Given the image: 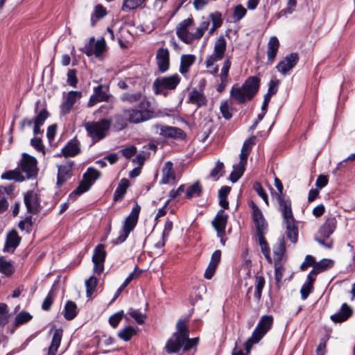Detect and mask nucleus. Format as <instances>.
<instances>
[{
    "instance_id": "nucleus-1",
    "label": "nucleus",
    "mask_w": 355,
    "mask_h": 355,
    "mask_svg": "<svg viewBox=\"0 0 355 355\" xmlns=\"http://www.w3.org/2000/svg\"><path fill=\"white\" fill-rule=\"evenodd\" d=\"M189 319L180 318L176 324V331L166 344V350L168 353H175L184 346V350L188 351L193 347H196L199 338H189V331L187 323Z\"/></svg>"
},
{
    "instance_id": "nucleus-2",
    "label": "nucleus",
    "mask_w": 355,
    "mask_h": 355,
    "mask_svg": "<svg viewBox=\"0 0 355 355\" xmlns=\"http://www.w3.org/2000/svg\"><path fill=\"white\" fill-rule=\"evenodd\" d=\"M123 114L130 123L139 124L156 116L154 107L149 99H144L137 106L126 108Z\"/></svg>"
},
{
    "instance_id": "nucleus-3",
    "label": "nucleus",
    "mask_w": 355,
    "mask_h": 355,
    "mask_svg": "<svg viewBox=\"0 0 355 355\" xmlns=\"http://www.w3.org/2000/svg\"><path fill=\"white\" fill-rule=\"evenodd\" d=\"M260 78L257 76H250L241 87H232L230 96L239 103H243L251 100L257 93L260 86Z\"/></svg>"
},
{
    "instance_id": "nucleus-4",
    "label": "nucleus",
    "mask_w": 355,
    "mask_h": 355,
    "mask_svg": "<svg viewBox=\"0 0 355 355\" xmlns=\"http://www.w3.org/2000/svg\"><path fill=\"white\" fill-rule=\"evenodd\" d=\"M99 102H107L108 105H102L97 110L101 112L103 109L112 110L115 103V98L110 93V87L106 85H98L94 88L93 94L90 96L87 103L88 107H92Z\"/></svg>"
},
{
    "instance_id": "nucleus-5",
    "label": "nucleus",
    "mask_w": 355,
    "mask_h": 355,
    "mask_svg": "<svg viewBox=\"0 0 355 355\" xmlns=\"http://www.w3.org/2000/svg\"><path fill=\"white\" fill-rule=\"evenodd\" d=\"M181 78L178 74L157 77L153 83V89L155 95L167 96L169 92L173 91L180 84Z\"/></svg>"
},
{
    "instance_id": "nucleus-6",
    "label": "nucleus",
    "mask_w": 355,
    "mask_h": 355,
    "mask_svg": "<svg viewBox=\"0 0 355 355\" xmlns=\"http://www.w3.org/2000/svg\"><path fill=\"white\" fill-rule=\"evenodd\" d=\"M111 124V120L102 119L98 121H89L85 123V128L92 141L96 142L105 137L106 133L110 129Z\"/></svg>"
},
{
    "instance_id": "nucleus-7",
    "label": "nucleus",
    "mask_w": 355,
    "mask_h": 355,
    "mask_svg": "<svg viewBox=\"0 0 355 355\" xmlns=\"http://www.w3.org/2000/svg\"><path fill=\"white\" fill-rule=\"evenodd\" d=\"M140 210L141 207L136 203L130 214L125 218L123 229L120 231L119 236L114 241L115 244H120L126 240L129 234L134 230L138 222Z\"/></svg>"
},
{
    "instance_id": "nucleus-8",
    "label": "nucleus",
    "mask_w": 355,
    "mask_h": 355,
    "mask_svg": "<svg viewBox=\"0 0 355 355\" xmlns=\"http://www.w3.org/2000/svg\"><path fill=\"white\" fill-rule=\"evenodd\" d=\"M100 176L101 172L99 171L94 168H88L83 175V180L73 193L80 196L87 191Z\"/></svg>"
},
{
    "instance_id": "nucleus-9",
    "label": "nucleus",
    "mask_w": 355,
    "mask_h": 355,
    "mask_svg": "<svg viewBox=\"0 0 355 355\" xmlns=\"http://www.w3.org/2000/svg\"><path fill=\"white\" fill-rule=\"evenodd\" d=\"M37 161L28 154L24 153L20 161V168L23 173L26 175L27 178H35L37 174Z\"/></svg>"
},
{
    "instance_id": "nucleus-10",
    "label": "nucleus",
    "mask_w": 355,
    "mask_h": 355,
    "mask_svg": "<svg viewBox=\"0 0 355 355\" xmlns=\"http://www.w3.org/2000/svg\"><path fill=\"white\" fill-rule=\"evenodd\" d=\"M105 49L106 43L103 38L95 41L94 37H92L82 49V51L89 57L94 55L96 57L99 58Z\"/></svg>"
},
{
    "instance_id": "nucleus-11",
    "label": "nucleus",
    "mask_w": 355,
    "mask_h": 355,
    "mask_svg": "<svg viewBox=\"0 0 355 355\" xmlns=\"http://www.w3.org/2000/svg\"><path fill=\"white\" fill-rule=\"evenodd\" d=\"M250 207L252 209V219L256 227L257 236L264 235L268 224L263 217L262 211L258 206L254 202H250Z\"/></svg>"
},
{
    "instance_id": "nucleus-12",
    "label": "nucleus",
    "mask_w": 355,
    "mask_h": 355,
    "mask_svg": "<svg viewBox=\"0 0 355 355\" xmlns=\"http://www.w3.org/2000/svg\"><path fill=\"white\" fill-rule=\"evenodd\" d=\"M273 317L271 315H266L261 318L256 328L253 331L254 338L260 340L272 328Z\"/></svg>"
},
{
    "instance_id": "nucleus-13",
    "label": "nucleus",
    "mask_w": 355,
    "mask_h": 355,
    "mask_svg": "<svg viewBox=\"0 0 355 355\" xmlns=\"http://www.w3.org/2000/svg\"><path fill=\"white\" fill-rule=\"evenodd\" d=\"M154 128L164 137L182 139L186 136L184 132L178 127L156 124Z\"/></svg>"
},
{
    "instance_id": "nucleus-14",
    "label": "nucleus",
    "mask_w": 355,
    "mask_h": 355,
    "mask_svg": "<svg viewBox=\"0 0 355 355\" xmlns=\"http://www.w3.org/2000/svg\"><path fill=\"white\" fill-rule=\"evenodd\" d=\"M107 252L105 246L103 244L98 245L94 252L92 256V262L94 263V272L100 275L104 270V263L106 258Z\"/></svg>"
},
{
    "instance_id": "nucleus-15",
    "label": "nucleus",
    "mask_w": 355,
    "mask_h": 355,
    "mask_svg": "<svg viewBox=\"0 0 355 355\" xmlns=\"http://www.w3.org/2000/svg\"><path fill=\"white\" fill-rule=\"evenodd\" d=\"M74 162L69 160L58 166L57 185L61 187L65 182L72 177Z\"/></svg>"
},
{
    "instance_id": "nucleus-16",
    "label": "nucleus",
    "mask_w": 355,
    "mask_h": 355,
    "mask_svg": "<svg viewBox=\"0 0 355 355\" xmlns=\"http://www.w3.org/2000/svg\"><path fill=\"white\" fill-rule=\"evenodd\" d=\"M298 60V54L297 53H291L277 64L276 69L282 75L285 76L294 68Z\"/></svg>"
},
{
    "instance_id": "nucleus-17",
    "label": "nucleus",
    "mask_w": 355,
    "mask_h": 355,
    "mask_svg": "<svg viewBox=\"0 0 355 355\" xmlns=\"http://www.w3.org/2000/svg\"><path fill=\"white\" fill-rule=\"evenodd\" d=\"M276 199L278 202L279 210L282 214L284 222L289 223V221L295 220L290 199L285 196V195H279Z\"/></svg>"
},
{
    "instance_id": "nucleus-18",
    "label": "nucleus",
    "mask_w": 355,
    "mask_h": 355,
    "mask_svg": "<svg viewBox=\"0 0 355 355\" xmlns=\"http://www.w3.org/2000/svg\"><path fill=\"white\" fill-rule=\"evenodd\" d=\"M227 42L223 36H220L214 44V51L207 57V65L211 64L213 61L221 60L226 51Z\"/></svg>"
},
{
    "instance_id": "nucleus-19",
    "label": "nucleus",
    "mask_w": 355,
    "mask_h": 355,
    "mask_svg": "<svg viewBox=\"0 0 355 355\" xmlns=\"http://www.w3.org/2000/svg\"><path fill=\"white\" fill-rule=\"evenodd\" d=\"M24 204L26 205L27 211L32 214H36L41 210V205L40 202L39 196L32 191H28L24 195Z\"/></svg>"
},
{
    "instance_id": "nucleus-20",
    "label": "nucleus",
    "mask_w": 355,
    "mask_h": 355,
    "mask_svg": "<svg viewBox=\"0 0 355 355\" xmlns=\"http://www.w3.org/2000/svg\"><path fill=\"white\" fill-rule=\"evenodd\" d=\"M228 215L225 214L223 209L219 210L211 224L217 232V236L225 234V229L227 223Z\"/></svg>"
},
{
    "instance_id": "nucleus-21",
    "label": "nucleus",
    "mask_w": 355,
    "mask_h": 355,
    "mask_svg": "<svg viewBox=\"0 0 355 355\" xmlns=\"http://www.w3.org/2000/svg\"><path fill=\"white\" fill-rule=\"evenodd\" d=\"M63 330L62 329H55L53 330L51 342L48 348L44 349V355H56L58 349L60 345Z\"/></svg>"
},
{
    "instance_id": "nucleus-22",
    "label": "nucleus",
    "mask_w": 355,
    "mask_h": 355,
    "mask_svg": "<svg viewBox=\"0 0 355 355\" xmlns=\"http://www.w3.org/2000/svg\"><path fill=\"white\" fill-rule=\"evenodd\" d=\"M82 92L78 91H70L64 96V101L61 104V111L63 114L70 112L78 98H81Z\"/></svg>"
},
{
    "instance_id": "nucleus-23",
    "label": "nucleus",
    "mask_w": 355,
    "mask_h": 355,
    "mask_svg": "<svg viewBox=\"0 0 355 355\" xmlns=\"http://www.w3.org/2000/svg\"><path fill=\"white\" fill-rule=\"evenodd\" d=\"M156 62L161 73L168 70L170 66L169 51L168 49L159 48L156 54Z\"/></svg>"
},
{
    "instance_id": "nucleus-24",
    "label": "nucleus",
    "mask_w": 355,
    "mask_h": 355,
    "mask_svg": "<svg viewBox=\"0 0 355 355\" xmlns=\"http://www.w3.org/2000/svg\"><path fill=\"white\" fill-rule=\"evenodd\" d=\"M193 23V19L192 18H187L180 22L176 28V35L185 44L190 40V32L188 31V28Z\"/></svg>"
},
{
    "instance_id": "nucleus-25",
    "label": "nucleus",
    "mask_w": 355,
    "mask_h": 355,
    "mask_svg": "<svg viewBox=\"0 0 355 355\" xmlns=\"http://www.w3.org/2000/svg\"><path fill=\"white\" fill-rule=\"evenodd\" d=\"M20 241L21 238L16 230L10 232L6 236L3 252L13 253L19 245Z\"/></svg>"
},
{
    "instance_id": "nucleus-26",
    "label": "nucleus",
    "mask_w": 355,
    "mask_h": 355,
    "mask_svg": "<svg viewBox=\"0 0 355 355\" xmlns=\"http://www.w3.org/2000/svg\"><path fill=\"white\" fill-rule=\"evenodd\" d=\"M336 220L334 217H329L320 226L318 233L323 239H328L336 228Z\"/></svg>"
},
{
    "instance_id": "nucleus-27",
    "label": "nucleus",
    "mask_w": 355,
    "mask_h": 355,
    "mask_svg": "<svg viewBox=\"0 0 355 355\" xmlns=\"http://www.w3.org/2000/svg\"><path fill=\"white\" fill-rule=\"evenodd\" d=\"M173 163L170 161L166 162L162 170L161 184H172L175 180V174L173 168Z\"/></svg>"
},
{
    "instance_id": "nucleus-28",
    "label": "nucleus",
    "mask_w": 355,
    "mask_h": 355,
    "mask_svg": "<svg viewBox=\"0 0 355 355\" xmlns=\"http://www.w3.org/2000/svg\"><path fill=\"white\" fill-rule=\"evenodd\" d=\"M231 60L230 58L226 59L224 62L220 73V83L217 86L216 90L222 92L225 89L228 83L229 71L231 67Z\"/></svg>"
},
{
    "instance_id": "nucleus-29",
    "label": "nucleus",
    "mask_w": 355,
    "mask_h": 355,
    "mask_svg": "<svg viewBox=\"0 0 355 355\" xmlns=\"http://www.w3.org/2000/svg\"><path fill=\"white\" fill-rule=\"evenodd\" d=\"M353 313L352 309L347 304L343 303L340 311L331 315V320L334 322H342L347 320Z\"/></svg>"
},
{
    "instance_id": "nucleus-30",
    "label": "nucleus",
    "mask_w": 355,
    "mask_h": 355,
    "mask_svg": "<svg viewBox=\"0 0 355 355\" xmlns=\"http://www.w3.org/2000/svg\"><path fill=\"white\" fill-rule=\"evenodd\" d=\"M280 44L277 37L273 36L270 38L267 44V60L270 63H272L275 60Z\"/></svg>"
},
{
    "instance_id": "nucleus-31",
    "label": "nucleus",
    "mask_w": 355,
    "mask_h": 355,
    "mask_svg": "<svg viewBox=\"0 0 355 355\" xmlns=\"http://www.w3.org/2000/svg\"><path fill=\"white\" fill-rule=\"evenodd\" d=\"M80 152V143L76 138L70 140L62 149V153L65 157H74Z\"/></svg>"
},
{
    "instance_id": "nucleus-32",
    "label": "nucleus",
    "mask_w": 355,
    "mask_h": 355,
    "mask_svg": "<svg viewBox=\"0 0 355 355\" xmlns=\"http://www.w3.org/2000/svg\"><path fill=\"white\" fill-rule=\"evenodd\" d=\"M49 113L46 108H42L35 117L33 118V133L35 135L42 132L41 126L43 125L45 120L49 117Z\"/></svg>"
},
{
    "instance_id": "nucleus-33",
    "label": "nucleus",
    "mask_w": 355,
    "mask_h": 355,
    "mask_svg": "<svg viewBox=\"0 0 355 355\" xmlns=\"http://www.w3.org/2000/svg\"><path fill=\"white\" fill-rule=\"evenodd\" d=\"M144 99L148 100L146 96L142 94L141 92H137L135 93L125 92L121 96V100L123 103L128 104H134L135 103H140Z\"/></svg>"
},
{
    "instance_id": "nucleus-34",
    "label": "nucleus",
    "mask_w": 355,
    "mask_h": 355,
    "mask_svg": "<svg viewBox=\"0 0 355 355\" xmlns=\"http://www.w3.org/2000/svg\"><path fill=\"white\" fill-rule=\"evenodd\" d=\"M188 100L190 103L196 105L198 107L205 105L207 103L205 95L196 89L189 93Z\"/></svg>"
},
{
    "instance_id": "nucleus-35",
    "label": "nucleus",
    "mask_w": 355,
    "mask_h": 355,
    "mask_svg": "<svg viewBox=\"0 0 355 355\" xmlns=\"http://www.w3.org/2000/svg\"><path fill=\"white\" fill-rule=\"evenodd\" d=\"M196 56L191 54H184L181 56L180 72L185 74L189 72L190 67L194 63Z\"/></svg>"
},
{
    "instance_id": "nucleus-36",
    "label": "nucleus",
    "mask_w": 355,
    "mask_h": 355,
    "mask_svg": "<svg viewBox=\"0 0 355 355\" xmlns=\"http://www.w3.org/2000/svg\"><path fill=\"white\" fill-rule=\"evenodd\" d=\"M129 186V181L126 178H122L118 187H116L114 193V201L117 202L121 200L127 191V189Z\"/></svg>"
},
{
    "instance_id": "nucleus-37",
    "label": "nucleus",
    "mask_w": 355,
    "mask_h": 355,
    "mask_svg": "<svg viewBox=\"0 0 355 355\" xmlns=\"http://www.w3.org/2000/svg\"><path fill=\"white\" fill-rule=\"evenodd\" d=\"M285 252V242L284 236L278 239L277 243L273 246V253L275 256V261L278 260L281 262L282 257Z\"/></svg>"
},
{
    "instance_id": "nucleus-38",
    "label": "nucleus",
    "mask_w": 355,
    "mask_h": 355,
    "mask_svg": "<svg viewBox=\"0 0 355 355\" xmlns=\"http://www.w3.org/2000/svg\"><path fill=\"white\" fill-rule=\"evenodd\" d=\"M286 225V235L290 241L295 243L298 238V228L295 225V220L284 222Z\"/></svg>"
},
{
    "instance_id": "nucleus-39",
    "label": "nucleus",
    "mask_w": 355,
    "mask_h": 355,
    "mask_svg": "<svg viewBox=\"0 0 355 355\" xmlns=\"http://www.w3.org/2000/svg\"><path fill=\"white\" fill-rule=\"evenodd\" d=\"M202 187L200 182L197 181L187 188L185 196L188 198L200 197L202 195Z\"/></svg>"
},
{
    "instance_id": "nucleus-40",
    "label": "nucleus",
    "mask_w": 355,
    "mask_h": 355,
    "mask_svg": "<svg viewBox=\"0 0 355 355\" xmlns=\"http://www.w3.org/2000/svg\"><path fill=\"white\" fill-rule=\"evenodd\" d=\"M77 315V306L75 302L72 301H68L65 306L64 310V316L68 320L73 319Z\"/></svg>"
},
{
    "instance_id": "nucleus-41",
    "label": "nucleus",
    "mask_w": 355,
    "mask_h": 355,
    "mask_svg": "<svg viewBox=\"0 0 355 355\" xmlns=\"http://www.w3.org/2000/svg\"><path fill=\"white\" fill-rule=\"evenodd\" d=\"M225 173L224 164L218 160L216 163L215 167L211 171L209 176L214 181L218 180L220 177L223 176Z\"/></svg>"
},
{
    "instance_id": "nucleus-42",
    "label": "nucleus",
    "mask_w": 355,
    "mask_h": 355,
    "mask_svg": "<svg viewBox=\"0 0 355 355\" xmlns=\"http://www.w3.org/2000/svg\"><path fill=\"white\" fill-rule=\"evenodd\" d=\"M146 0H123L121 10L124 12H130L132 10L140 7Z\"/></svg>"
},
{
    "instance_id": "nucleus-43",
    "label": "nucleus",
    "mask_w": 355,
    "mask_h": 355,
    "mask_svg": "<svg viewBox=\"0 0 355 355\" xmlns=\"http://www.w3.org/2000/svg\"><path fill=\"white\" fill-rule=\"evenodd\" d=\"M258 240L263 256L269 263H271L272 259L270 257V249L264 238V235L259 236Z\"/></svg>"
},
{
    "instance_id": "nucleus-44",
    "label": "nucleus",
    "mask_w": 355,
    "mask_h": 355,
    "mask_svg": "<svg viewBox=\"0 0 355 355\" xmlns=\"http://www.w3.org/2000/svg\"><path fill=\"white\" fill-rule=\"evenodd\" d=\"M107 14V12L105 8L101 4L96 5L94 8V14L91 17V25L92 26H95L96 21L94 20V17L98 20L103 18Z\"/></svg>"
},
{
    "instance_id": "nucleus-45",
    "label": "nucleus",
    "mask_w": 355,
    "mask_h": 355,
    "mask_svg": "<svg viewBox=\"0 0 355 355\" xmlns=\"http://www.w3.org/2000/svg\"><path fill=\"white\" fill-rule=\"evenodd\" d=\"M1 178L3 180H14L17 182H22L25 180L21 172L17 170L6 171L1 175Z\"/></svg>"
},
{
    "instance_id": "nucleus-46",
    "label": "nucleus",
    "mask_w": 355,
    "mask_h": 355,
    "mask_svg": "<svg viewBox=\"0 0 355 355\" xmlns=\"http://www.w3.org/2000/svg\"><path fill=\"white\" fill-rule=\"evenodd\" d=\"M244 171L245 166L239 164V163L237 164L234 165L233 171H232L230 175V180H231V182L234 183L237 182L239 180V178L243 175Z\"/></svg>"
},
{
    "instance_id": "nucleus-47",
    "label": "nucleus",
    "mask_w": 355,
    "mask_h": 355,
    "mask_svg": "<svg viewBox=\"0 0 355 355\" xmlns=\"http://www.w3.org/2000/svg\"><path fill=\"white\" fill-rule=\"evenodd\" d=\"M135 334L136 331L135 328L128 326L119 331L118 336L124 341H128Z\"/></svg>"
},
{
    "instance_id": "nucleus-48",
    "label": "nucleus",
    "mask_w": 355,
    "mask_h": 355,
    "mask_svg": "<svg viewBox=\"0 0 355 355\" xmlns=\"http://www.w3.org/2000/svg\"><path fill=\"white\" fill-rule=\"evenodd\" d=\"M265 285V278L263 276H256L254 297L259 300L261 297L262 290Z\"/></svg>"
},
{
    "instance_id": "nucleus-49",
    "label": "nucleus",
    "mask_w": 355,
    "mask_h": 355,
    "mask_svg": "<svg viewBox=\"0 0 355 355\" xmlns=\"http://www.w3.org/2000/svg\"><path fill=\"white\" fill-rule=\"evenodd\" d=\"M14 268L10 261H7L1 257H0V272L6 276H10L13 273Z\"/></svg>"
},
{
    "instance_id": "nucleus-50",
    "label": "nucleus",
    "mask_w": 355,
    "mask_h": 355,
    "mask_svg": "<svg viewBox=\"0 0 355 355\" xmlns=\"http://www.w3.org/2000/svg\"><path fill=\"white\" fill-rule=\"evenodd\" d=\"M128 313L139 324H141L144 322L146 318V315L138 309L130 308Z\"/></svg>"
},
{
    "instance_id": "nucleus-51",
    "label": "nucleus",
    "mask_w": 355,
    "mask_h": 355,
    "mask_svg": "<svg viewBox=\"0 0 355 355\" xmlns=\"http://www.w3.org/2000/svg\"><path fill=\"white\" fill-rule=\"evenodd\" d=\"M220 112L224 119L230 120L232 117V107L228 101H223L220 106Z\"/></svg>"
},
{
    "instance_id": "nucleus-52",
    "label": "nucleus",
    "mask_w": 355,
    "mask_h": 355,
    "mask_svg": "<svg viewBox=\"0 0 355 355\" xmlns=\"http://www.w3.org/2000/svg\"><path fill=\"white\" fill-rule=\"evenodd\" d=\"M97 279L94 276L90 277L85 282L87 297H90L96 290Z\"/></svg>"
},
{
    "instance_id": "nucleus-53",
    "label": "nucleus",
    "mask_w": 355,
    "mask_h": 355,
    "mask_svg": "<svg viewBox=\"0 0 355 355\" xmlns=\"http://www.w3.org/2000/svg\"><path fill=\"white\" fill-rule=\"evenodd\" d=\"M32 319V315L26 311H21L15 317V325L19 327L21 324L28 322Z\"/></svg>"
},
{
    "instance_id": "nucleus-54",
    "label": "nucleus",
    "mask_w": 355,
    "mask_h": 355,
    "mask_svg": "<svg viewBox=\"0 0 355 355\" xmlns=\"http://www.w3.org/2000/svg\"><path fill=\"white\" fill-rule=\"evenodd\" d=\"M9 313L8 306L5 303H0V326L3 327L8 322Z\"/></svg>"
},
{
    "instance_id": "nucleus-55",
    "label": "nucleus",
    "mask_w": 355,
    "mask_h": 355,
    "mask_svg": "<svg viewBox=\"0 0 355 355\" xmlns=\"http://www.w3.org/2000/svg\"><path fill=\"white\" fill-rule=\"evenodd\" d=\"M136 276V271H133L131 272L128 277L125 279L123 283L120 286V287L116 290L114 296L112 299V302L114 301L121 293V292L124 290V288L130 283V282L135 278Z\"/></svg>"
},
{
    "instance_id": "nucleus-56",
    "label": "nucleus",
    "mask_w": 355,
    "mask_h": 355,
    "mask_svg": "<svg viewBox=\"0 0 355 355\" xmlns=\"http://www.w3.org/2000/svg\"><path fill=\"white\" fill-rule=\"evenodd\" d=\"M246 9L241 4L234 7L232 18L234 21H239L246 15Z\"/></svg>"
},
{
    "instance_id": "nucleus-57",
    "label": "nucleus",
    "mask_w": 355,
    "mask_h": 355,
    "mask_svg": "<svg viewBox=\"0 0 355 355\" xmlns=\"http://www.w3.org/2000/svg\"><path fill=\"white\" fill-rule=\"evenodd\" d=\"M275 277L276 284H279L282 282V279L283 277V273L284 271V268L282 265L281 262H278V260L275 262Z\"/></svg>"
},
{
    "instance_id": "nucleus-58",
    "label": "nucleus",
    "mask_w": 355,
    "mask_h": 355,
    "mask_svg": "<svg viewBox=\"0 0 355 355\" xmlns=\"http://www.w3.org/2000/svg\"><path fill=\"white\" fill-rule=\"evenodd\" d=\"M124 316L123 311H118L112 315L109 318V323L113 328H116Z\"/></svg>"
},
{
    "instance_id": "nucleus-59",
    "label": "nucleus",
    "mask_w": 355,
    "mask_h": 355,
    "mask_svg": "<svg viewBox=\"0 0 355 355\" xmlns=\"http://www.w3.org/2000/svg\"><path fill=\"white\" fill-rule=\"evenodd\" d=\"M209 19L211 20L212 25L215 27H220L223 24L222 15L216 11L209 15Z\"/></svg>"
},
{
    "instance_id": "nucleus-60",
    "label": "nucleus",
    "mask_w": 355,
    "mask_h": 355,
    "mask_svg": "<svg viewBox=\"0 0 355 355\" xmlns=\"http://www.w3.org/2000/svg\"><path fill=\"white\" fill-rule=\"evenodd\" d=\"M297 6V0H288L287 7L280 11V14L284 16L292 14Z\"/></svg>"
},
{
    "instance_id": "nucleus-61",
    "label": "nucleus",
    "mask_w": 355,
    "mask_h": 355,
    "mask_svg": "<svg viewBox=\"0 0 355 355\" xmlns=\"http://www.w3.org/2000/svg\"><path fill=\"white\" fill-rule=\"evenodd\" d=\"M114 127L119 130H123L127 127V118L124 119L121 115L116 114L114 116Z\"/></svg>"
},
{
    "instance_id": "nucleus-62",
    "label": "nucleus",
    "mask_w": 355,
    "mask_h": 355,
    "mask_svg": "<svg viewBox=\"0 0 355 355\" xmlns=\"http://www.w3.org/2000/svg\"><path fill=\"white\" fill-rule=\"evenodd\" d=\"M254 189L256 191L257 194L263 200L267 205H268V195L264 191L263 187L259 182H255L253 186Z\"/></svg>"
},
{
    "instance_id": "nucleus-63",
    "label": "nucleus",
    "mask_w": 355,
    "mask_h": 355,
    "mask_svg": "<svg viewBox=\"0 0 355 355\" xmlns=\"http://www.w3.org/2000/svg\"><path fill=\"white\" fill-rule=\"evenodd\" d=\"M67 83L69 85L76 87L78 83L76 69H69L67 72Z\"/></svg>"
},
{
    "instance_id": "nucleus-64",
    "label": "nucleus",
    "mask_w": 355,
    "mask_h": 355,
    "mask_svg": "<svg viewBox=\"0 0 355 355\" xmlns=\"http://www.w3.org/2000/svg\"><path fill=\"white\" fill-rule=\"evenodd\" d=\"M334 261L331 259H323L318 262H316L315 266H317L321 272L324 271L328 268L333 266Z\"/></svg>"
}]
</instances>
